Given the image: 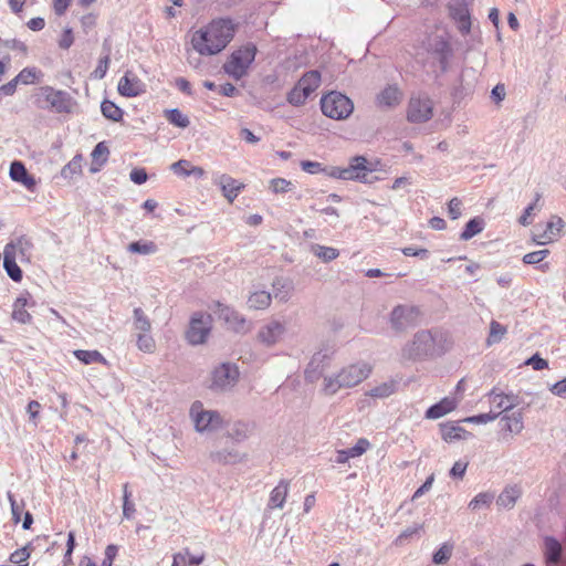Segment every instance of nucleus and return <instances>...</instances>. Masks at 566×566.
Returning a JSON list of instances; mask_svg holds the SVG:
<instances>
[{"label":"nucleus","instance_id":"1","mask_svg":"<svg viewBox=\"0 0 566 566\" xmlns=\"http://www.w3.org/2000/svg\"><path fill=\"white\" fill-rule=\"evenodd\" d=\"M234 35V27L230 20L218 19L193 32L191 45L203 56L220 53L230 43Z\"/></svg>","mask_w":566,"mask_h":566},{"label":"nucleus","instance_id":"2","mask_svg":"<svg viewBox=\"0 0 566 566\" xmlns=\"http://www.w3.org/2000/svg\"><path fill=\"white\" fill-rule=\"evenodd\" d=\"M371 373L373 365L365 360L345 365L324 377L322 390L326 396H334L342 389H350L360 385L369 378Z\"/></svg>","mask_w":566,"mask_h":566},{"label":"nucleus","instance_id":"3","mask_svg":"<svg viewBox=\"0 0 566 566\" xmlns=\"http://www.w3.org/2000/svg\"><path fill=\"white\" fill-rule=\"evenodd\" d=\"M451 53L448 34L444 31H436L422 39L417 48L416 57L424 65H439L444 71Z\"/></svg>","mask_w":566,"mask_h":566},{"label":"nucleus","instance_id":"4","mask_svg":"<svg viewBox=\"0 0 566 566\" xmlns=\"http://www.w3.org/2000/svg\"><path fill=\"white\" fill-rule=\"evenodd\" d=\"M443 334L439 331H419L401 349V359L419 361L442 353Z\"/></svg>","mask_w":566,"mask_h":566},{"label":"nucleus","instance_id":"5","mask_svg":"<svg viewBox=\"0 0 566 566\" xmlns=\"http://www.w3.org/2000/svg\"><path fill=\"white\" fill-rule=\"evenodd\" d=\"M189 418L195 430L201 434H210L221 429L226 422L223 416L212 409L205 408L203 403L196 400L189 409Z\"/></svg>","mask_w":566,"mask_h":566},{"label":"nucleus","instance_id":"6","mask_svg":"<svg viewBox=\"0 0 566 566\" xmlns=\"http://www.w3.org/2000/svg\"><path fill=\"white\" fill-rule=\"evenodd\" d=\"M321 108L325 116L343 120L350 116L354 111V103L346 95L333 91L321 98Z\"/></svg>","mask_w":566,"mask_h":566},{"label":"nucleus","instance_id":"7","mask_svg":"<svg viewBox=\"0 0 566 566\" xmlns=\"http://www.w3.org/2000/svg\"><path fill=\"white\" fill-rule=\"evenodd\" d=\"M256 46L248 43L234 51L223 65L224 72L235 80L242 78L255 59Z\"/></svg>","mask_w":566,"mask_h":566},{"label":"nucleus","instance_id":"8","mask_svg":"<svg viewBox=\"0 0 566 566\" xmlns=\"http://www.w3.org/2000/svg\"><path fill=\"white\" fill-rule=\"evenodd\" d=\"M321 83V74L317 71L306 72L293 90L287 94V102L294 106L303 105Z\"/></svg>","mask_w":566,"mask_h":566},{"label":"nucleus","instance_id":"9","mask_svg":"<svg viewBox=\"0 0 566 566\" xmlns=\"http://www.w3.org/2000/svg\"><path fill=\"white\" fill-rule=\"evenodd\" d=\"M240 371L235 364L223 363L211 371L210 388L216 391H227L239 380Z\"/></svg>","mask_w":566,"mask_h":566},{"label":"nucleus","instance_id":"10","mask_svg":"<svg viewBox=\"0 0 566 566\" xmlns=\"http://www.w3.org/2000/svg\"><path fill=\"white\" fill-rule=\"evenodd\" d=\"M433 116V103L427 96H412L409 101L407 118L411 123H424Z\"/></svg>","mask_w":566,"mask_h":566},{"label":"nucleus","instance_id":"11","mask_svg":"<svg viewBox=\"0 0 566 566\" xmlns=\"http://www.w3.org/2000/svg\"><path fill=\"white\" fill-rule=\"evenodd\" d=\"M211 328L210 315L195 313L191 317L186 337L192 345H199L206 342Z\"/></svg>","mask_w":566,"mask_h":566},{"label":"nucleus","instance_id":"12","mask_svg":"<svg viewBox=\"0 0 566 566\" xmlns=\"http://www.w3.org/2000/svg\"><path fill=\"white\" fill-rule=\"evenodd\" d=\"M41 95L46 104L57 113H71L74 101L71 95L61 90H54L51 86L41 87Z\"/></svg>","mask_w":566,"mask_h":566},{"label":"nucleus","instance_id":"13","mask_svg":"<svg viewBox=\"0 0 566 566\" xmlns=\"http://www.w3.org/2000/svg\"><path fill=\"white\" fill-rule=\"evenodd\" d=\"M419 316V310L413 305H397L390 313V325L401 332L412 326Z\"/></svg>","mask_w":566,"mask_h":566},{"label":"nucleus","instance_id":"14","mask_svg":"<svg viewBox=\"0 0 566 566\" xmlns=\"http://www.w3.org/2000/svg\"><path fill=\"white\" fill-rule=\"evenodd\" d=\"M286 333V324L279 319H271L260 327L256 338L265 347L279 344Z\"/></svg>","mask_w":566,"mask_h":566},{"label":"nucleus","instance_id":"15","mask_svg":"<svg viewBox=\"0 0 566 566\" xmlns=\"http://www.w3.org/2000/svg\"><path fill=\"white\" fill-rule=\"evenodd\" d=\"M490 411L496 415V418L514 409L518 405L517 396L504 394L497 389H492L486 395Z\"/></svg>","mask_w":566,"mask_h":566},{"label":"nucleus","instance_id":"16","mask_svg":"<svg viewBox=\"0 0 566 566\" xmlns=\"http://www.w3.org/2000/svg\"><path fill=\"white\" fill-rule=\"evenodd\" d=\"M564 227V221L559 217H552L545 224H537L534 229L533 240L539 245L555 241Z\"/></svg>","mask_w":566,"mask_h":566},{"label":"nucleus","instance_id":"17","mask_svg":"<svg viewBox=\"0 0 566 566\" xmlns=\"http://www.w3.org/2000/svg\"><path fill=\"white\" fill-rule=\"evenodd\" d=\"M471 0H450L448 4L449 14L454 20L458 29L462 33H469L471 29V19L469 3Z\"/></svg>","mask_w":566,"mask_h":566},{"label":"nucleus","instance_id":"18","mask_svg":"<svg viewBox=\"0 0 566 566\" xmlns=\"http://www.w3.org/2000/svg\"><path fill=\"white\" fill-rule=\"evenodd\" d=\"M371 171L373 169L368 167V161L364 156H355L350 159L349 165L343 168V180L370 182L367 177Z\"/></svg>","mask_w":566,"mask_h":566},{"label":"nucleus","instance_id":"19","mask_svg":"<svg viewBox=\"0 0 566 566\" xmlns=\"http://www.w3.org/2000/svg\"><path fill=\"white\" fill-rule=\"evenodd\" d=\"M32 242L25 235H21L11 240L6 244L3 252H11L14 258L21 262H29L31 259Z\"/></svg>","mask_w":566,"mask_h":566},{"label":"nucleus","instance_id":"20","mask_svg":"<svg viewBox=\"0 0 566 566\" xmlns=\"http://www.w3.org/2000/svg\"><path fill=\"white\" fill-rule=\"evenodd\" d=\"M117 90L123 96L135 97L145 91V85L135 74L126 72L119 80Z\"/></svg>","mask_w":566,"mask_h":566},{"label":"nucleus","instance_id":"21","mask_svg":"<svg viewBox=\"0 0 566 566\" xmlns=\"http://www.w3.org/2000/svg\"><path fill=\"white\" fill-rule=\"evenodd\" d=\"M213 182L220 187L222 195L229 202H233L244 187L243 184L226 174L214 177Z\"/></svg>","mask_w":566,"mask_h":566},{"label":"nucleus","instance_id":"22","mask_svg":"<svg viewBox=\"0 0 566 566\" xmlns=\"http://www.w3.org/2000/svg\"><path fill=\"white\" fill-rule=\"evenodd\" d=\"M402 93L396 85H388L376 97V104L380 108H394L400 104Z\"/></svg>","mask_w":566,"mask_h":566},{"label":"nucleus","instance_id":"23","mask_svg":"<svg viewBox=\"0 0 566 566\" xmlns=\"http://www.w3.org/2000/svg\"><path fill=\"white\" fill-rule=\"evenodd\" d=\"M543 552L547 566H557L562 558L563 547L555 537L546 536Z\"/></svg>","mask_w":566,"mask_h":566},{"label":"nucleus","instance_id":"24","mask_svg":"<svg viewBox=\"0 0 566 566\" xmlns=\"http://www.w3.org/2000/svg\"><path fill=\"white\" fill-rule=\"evenodd\" d=\"M459 403V399L455 397H444L438 403L431 406L426 411V417L428 419H439L449 412L453 411Z\"/></svg>","mask_w":566,"mask_h":566},{"label":"nucleus","instance_id":"25","mask_svg":"<svg viewBox=\"0 0 566 566\" xmlns=\"http://www.w3.org/2000/svg\"><path fill=\"white\" fill-rule=\"evenodd\" d=\"M501 421L504 423L503 428L512 434H520L524 429V417L521 410L502 415Z\"/></svg>","mask_w":566,"mask_h":566},{"label":"nucleus","instance_id":"26","mask_svg":"<svg viewBox=\"0 0 566 566\" xmlns=\"http://www.w3.org/2000/svg\"><path fill=\"white\" fill-rule=\"evenodd\" d=\"M28 293L21 294L12 305V319L20 324H30L32 321L31 314L25 310L28 306Z\"/></svg>","mask_w":566,"mask_h":566},{"label":"nucleus","instance_id":"27","mask_svg":"<svg viewBox=\"0 0 566 566\" xmlns=\"http://www.w3.org/2000/svg\"><path fill=\"white\" fill-rule=\"evenodd\" d=\"M370 447V443L367 439H359L356 444L352 448L337 451V463H345L352 458H357L364 454Z\"/></svg>","mask_w":566,"mask_h":566},{"label":"nucleus","instance_id":"28","mask_svg":"<svg viewBox=\"0 0 566 566\" xmlns=\"http://www.w3.org/2000/svg\"><path fill=\"white\" fill-rule=\"evenodd\" d=\"M441 434L442 439L446 442H453L457 440H467L472 437V434L467 431L464 428L460 427L457 423H444L441 426Z\"/></svg>","mask_w":566,"mask_h":566},{"label":"nucleus","instance_id":"29","mask_svg":"<svg viewBox=\"0 0 566 566\" xmlns=\"http://www.w3.org/2000/svg\"><path fill=\"white\" fill-rule=\"evenodd\" d=\"M271 301L272 295L268 291L255 289L250 293L247 304L249 308L260 311L268 308Z\"/></svg>","mask_w":566,"mask_h":566},{"label":"nucleus","instance_id":"30","mask_svg":"<svg viewBox=\"0 0 566 566\" xmlns=\"http://www.w3.org/2000/svg\"><path fill=\"white\" fill-rule=\"evenodd\" d=\"M521 494L522 491L517 485L506 486L497 496L496 504L502 509L510 510L515 505Z\"/></svg>","mask_w":566,"mask_h":566},{"label":"nucleus","instance_id":"31","mask_svg":"<svg viewBox=\"0 0 566 566\" xmlns=\"http://www.w3.org/2000/svg\"><path fill=\"white\" fill-rule=\"evenodd\" d=\"M396 389L397 382L395 380H387L368 389L365 396L374 399H385L394 395Z\"/></svg>","mask_w":566,"mask_h":566},{"label":"nucleus","instance_id":"32","mask_svg":"<svg viewBox=\"0 0 566 566\" xmlns=\"http://www.w3.org/2000/svg\"><path fill=\"white\" fill-rule=\"evenodd\" d=\"M289 493V483L281 481L271 492L268 506L270 509H282Z\"/></svg>","mask_w":566,"mask_h":566},{"label":"nucleus","instance_id":"33","mask_svg":"<svg viewBox=\"0 0 566 566\" xmlns=\"http://www.w3.org/2000/svg\"><path fill=\"white\" fill-rule=\"evenodd\" d=\"M133 331L134 334L151 332V322L140 307L133 311Z\"/></svg>","mask_w":566,"mask_h":566},{"label":"nucleus","instance_id":"34","mask_svg":"<svg viewBox=\"0 0 566 566\" xmlns=\"http://www.w3.org/2000/svg\"><path fill=\"white\" fill-rule=\"evenodd\" d=\"M219 316L235 331H241L245 325V319L228 306L220 308Z\"/></svg>","mask_w":566,"mask_h":566},{"label":"nucleus","instance_id":"35","mask_svg":"<svg viewBox=\"0 0 566 566\" xmlns=\"http://www.w3.org/2000/svg\"><path fill=\"white\" fill-rule=\"evenodd\" d=\"M3 268L11 280L20 282L22 280V271L17 264V258L11 252H3Z\"/></svg>","mask_w":566,"mask_h":566},{"label":"nucleus","instance_id":"36","mask_svg":"<svg viewBox=\"0 0 566 566\" xmlns=\"http://www.w3.org/2000/svg\"><path fill=\"white\" fill-rule=\"evenodd\" d=\"M109 150L108 147L104 143H98L92 151L93 165L91 167V172H97L99 167L107 161Z\"/></svg>","mask_w":566,"mask_h":566},{"label":"nucleus","instance_id":"37","mask_svg":"<svg viewBox=\"0 0 566 566\" xmlns=\"http://www.w3.org/2000/svg\"><path fill=\"white\" fill-rule=\"evenodd\" d=\"M310 250L315 256L325 263L332 262L339 256V251L332 247L312 244Z\"/></svg>","mask_w":566,"mask_h":566},{"label":"nucleus","instance_id":"38","mask_svg":"<svg viewBox=\"0 0 566 566\" xmlns=\"http://www.w3.org/2000/svg\"><path fill=\"white\" fill-rule=\"evenodd\" d=\"M83 157L81 155L74 156L61 170V176L64 179H73L82 172Z\"/></svg>","mask_w":566,"mask_h":566},{"label":"nucleus","instance_id":"39","mask_svg":"<svg viewBox=\"0 0 566 566\" xmlns=\"http://www.w3.org/2000/svg\"><path fill=\"white\" fill-rule=\"evenodd\" d=\"M210 458L213 462L228 464V463L239 462L241 460V454L234 449H231V450L224 449V450L211 452Z\"/></svg>","mask_w":566,"mask_h":566},{"label":"nucleus","instance_id":"40","mask_svg":"<svg viewBox=\"0 0 566 566\" xmlns=\"http://www.w3.org/2000/svg\"><path fill=\"white\" fill-rule=\"evenodd\" d=\"M73 354L80 361L85 365L94 363L106 364V359L98 350L76 349Z\"/></svg>","mask_w":566,"mask_h":566},{"label":"nucleus","instance_id":"41","mask_svg":"<svg viewBox=\"0 0 566 566\" xmlns=\"http://www.w3.org/2000/svg\"><path fill=\"white\" fill-rule=\"evenodd\" d=\"M42 72L36 67H24L20 71L15 78L18 83L29 85L39 82L42 78Z\"/></svg>","mask_w":566,"mask_h":566},{"label":"nucleus","instance_id":"42","mask_svg":"<svg viewBox=\"0 0 566 566\" xmlns=\"http://www.w3.org/2000/svg\"><path fill=\"white\" fill-rule=\"evenodd\" d=\"M33 549V543H29L28 545L11 553L9 560L18 566H29L27 560Z\"/></svg>","mask_w":566,"mask_h":566},{"label":"nucleus","instance_id":"43","mask_svg":"<svg viewBox=\"0 0 566 566\" xmlns=\"http://www.w3.org/2000/svg\"><path fill=\"white\" fill-rule=\"evenodd\" d=\"M127 250L130 253L149 255L157 252V245L153 241H135L128 244Z\"/></svg>","mask_w":566,"mask_h":566},{"label":"nucleus","instance_id":"44","mask_svg":"<svg viewBox=\"0 0 566 566\" xmlns=\"http://www.w3.org/2000/svg\"><path fill=\"white\" fill-rule=\"evenodd\" d=\"M165 116L170 124L179 128H186L190 124L188 116L178 108L167 109Z\"/></svg>","mask_w":566,"mask_h":566},{"label":"nucleus","instance_id":"45","mask_svg":"<svg viewBox=\"0 0 566 566\" xmlns=\"http://www.w3.org/2000/svg\"><path fill=\"white\" fill-rule=\"evenodd\" d=\"M507 333V329L504 325L500 324L496 321H492L490 323V333L486 338V344L489 346L500 343L505 334Z\"/></svg>","mask_w":566,"mask_h":566},{"label":"nucleus","instance_id":"46","mask_svg":"<svg viewBox=\"0 0 566 566\" xmlns=\"http://www.w3.org/2000/svg\"><path fill=\"white\" fill-rule=\"evenodd\" d=\"M494 500V494L491 492H481L475 495L469 503V509L478 511L483 507H489Z\"/></svg>","mask_w":566,"mask_h":566},{"label":"nucleus","instance_id":"47","mask_svg":"<svg viewBox=\"0 0 566 566\" xmlns=\"http://www.w3.org/2000/svg\"><path fill=\"white\" fill-rule=\"evenodd\" d=\"M136 336V345L139 350L144 353H154L156 349V343L150 333H138Z\"/></svg>","mask_w":566,"mask_h":566},{"label":"nucleus","instance_id":"48","mask_svg":"<svg viewBox=\"0 0 566 566\" xmlns=\"http://www.w3.org/2000/svg\"><path fill=\"white\" fill-rule=\"evenodd\" d=\"M483 230V220L480 218L471 219L462 231L460 238L464 241L470 240Z\"/></svg>","mask_w":566,"mask_h":566},{"label":"nucleus","instance_id":"49","mask_svg":"<svg viewBox=\"0 0 566 566\" xmlns=\"http://www.w3.org/2000/svg\"><path fill=\"white\" fill-rule=\"evenodd\" d=\"M102 114L113 120L118 122L123 117V111L111 101H104L101 105Z\"/></svg>","mask_w":566,"mask_h":566},{"label":"nucleus","instance_id":"50","mask_svg":"<svg viewBox=\"0 0 566 566\" xmlns=\"http://www.w3.org/2000/svg\"><path fill=\"white\" fill-rule=\"evenodd\" d=\"M452 551H453L452 544H449V543L442 544L440 546V548L433 554V558H432L433 563L437 565L447 563L452 555Z\"/></svg>","mask_w":566,"mask_h":566},{"label":"nucleus","instance_id":"51","mask_svg":"<svg viewBox=\"0 0 566 566\" xmlns=\"http://www.w3.org/2000/svg\"><path fill=\"white\" fill-rule=\"evenodd\" d=\"M270 189L275 193H284L293 189V184L284 178H274L270 181Z\"/></svg>","mask_w":566,"mask_h":566},{"label":"nucleus","instance_id":"52","mask_svg":"<svg viewBox=\"0 0 566 566\" xmlns=\"http://www.w3.org/2000/svg\"><path fill=\"white\" fill-rule=\"evenodd\" d=\"M27 169L21 161H13L10 166V177L12 180L20 182L23 177H27Z\"/></svg>","mask_w":566,"mask_h":566},{"label":"nucleus","instance_id":"53","mask_svg":"<svg viewBox=\"0 0 566 566\" xmlns=\"http://www.w3.org/2000/svg\"><path fill=\"white\" fill-rule=\"evenodd\" d=\"M549 251L548 250H538L534 252L526 253L523 256V262L525 264H537L542 262L547 255Z\"/></svg>","mask_w":566,"mask_h":566},{"label":"nucleus","instance_id":"54","mask_svg":"<svg viewBox=\"0 0 566 566\" xmlns=\"http://www.w3.org/2000/svg\"><path fill=\"white\" fill-rule=\"evenodd\" d=\"M495 419H496V415L489 411L486 413L468 417V418L463 419V421L469 422V423H475V424H485V423L494 421Z\"/></svg>","mask_w":566,"mask_h":566},{"label":"nucleus","instance_id":"55","mask_svg":"<svg viewBox=\"0 0 566 566\" xmlns=\"http://www.w3.org/2000/svg\"><path fill=\"white\" fill-rule=\"evenodd\" d=\"M301 168L311 175L324 174L325 166L318 161L303 160Z\"/></svg>","mask_w":566,"mask_h":566},{"label":"nucleus","instance_id":"56","mask_svg":"<svg viewBox=\"0 0 566 566\" xmlns=\"http://www.w3.org/2000/svg\"><path fill=\"white\" fill-rule=\"evenodd\" d=\"M191 163L186 160V159H180L176 163H174L171 166H170V169L178 176H181V177H187V174L189 171V169L191 168Z\"/></svg>","mask_w":566,"mask_h":566},{"label":"nucleus","instance_id":"57","mask_svg":"<svg viewBox=\"0 0 566 566\" xmlns=\"http://www.w3.org/2000/svg\"><path fill=\"white\" fill-rule=\"evenodd\" d=\"M461 206H462V202L459 198H452L449 201L448 212H449V217L452 220H455L461 216Z\"/></svg>","mask_w":566,"mask_h":566},{"label":"nucleus","instance_id":"58","mask_svg":"<svg viewBox=\"0 0 566 566\" xmlns=\"http://www.w3.org/2000/svg\"><path fill=\"white\" fill-rule=\"evenodd\" d=\"M468 464V462L461 460L454 462L450 470V475L455 479H462L465 474Z\"/></svg>","mask_w":566,"mask_h":566},{"label":"nucleus","instance_id":"59","mask_svg":"<svg viewBox=\"0 0 566 566\" xmlns=\"http://www.w3.org/2000/svg\"><path fill=\"white\" fill-rule=\"evenodd\" d=\"M434 482V474H430L424 483L416 490V492L412 495V500H416L420 496H422L424 493L429 492L432 488V484Z\"/></svg>","mask_w":566,"mask_h":566},{"label":"nucleus","instance_id":"60","mask_svg":"<svg viewBox=\"0 0 566 566\" xmlns=\"http://www.w3.org/2000/svg\"><path fill=\"white\" fill-rule=\"evenodd\" d=\"M73 42H74V36H73L72 29L71 28H66L63 31V34H62V36H61V39L59 41V46L61 49L67 50V49L71 48Z\"/></svg>","mask_w":566,"mask_h":566},{"label":"nucleus","instance_id":"61","mask_svg":"<svg viewBox=\"0 0 566 566\" xmlns=\"http://www.w3.org/2000/svg\"><path fill=\"white\" fill-rule=\"evenodd\" d=\"M421 530V525H415V526H411V527H407L406 530H403L399 536L397 537L396 539V544L398 545H402L403 542L411 537L412 535L415 534H418L419 531Z\"/></svg>","mask_w":566,"mask_h":566},{"label":"nucleus","instance_id":"62","mask_svg":"<svg viewBox=\"0 0 566 566\" xmlns=\"http://www.w3.org/2000/svg\"><path fill=\"white\" fill-rule=\"evenodd\" d=\"M526 365L532 366L535 370H542L545 369L548 366V363L546 359L539 357L537 354L533 355L531 358H528L525 361Z\"/></svg>","mask_w":566,"mask_h":566},{"label":"nucleus","instance_id":"63","mask_svg":"<svg viewBox=\"0 0 566 566\" xmlns=\"http://www.w3.org/2000/svg\"><path fill=\"white\" fill-rule=\"evenodd\" d=\"M40 409H41V405L40 402H38L36 400H32L28 403V407H27V412L29 413V417H30V420L36 426L38 424V421H36V418L39 416V412H40Z\"/></svg>","mask_w":566,"mask_h":566},{"label":"nucleus","instance_id":"64","mask_svg":"<svg viewBox=\"0 0 566 566\" xmlns=\"http://www.w3.org/2000/svg\"><path fill=\"white\" fill-rule=\"evenodd\" d=\"M549 390L558 397L566 398V378L555 382Z\"/></svg>","mask_w":566,"mask_h":566}]
</instances>
